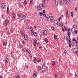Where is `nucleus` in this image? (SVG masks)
Segmentation results:
<instances>
[{
	"instance_id": "7",
	"label": "nucleus",
	"mask_w": 78,
	"mask_h": 78,
	"mask_svg": "<svg viewBox=\"0 0 78 78\" xmlns=\"http://www.w3.org/2000/svg\"><path fill=\"white\" fill-rule=\"evenodd\" d=\"M37 43V41L36 40H35L34 42V44L35 45V46H36V45Z\"/></svg>"
},
{
	"instance_id": "18",
	"label": "nucleus",
	"mask_w": 78,
	"mask_h": 78,
	"mask_svg": "<svg viewBox=\"0 0 78 78\" xmlns=\"http://www.w3.org/2000/svg\"><path fill=\"white\" fill-rule=\"evenodd\" d=\"M33 76L34 78H36V77L37 76L36 73H34L33 75Z\"/></svg>"
},
{
	"instance_id": "12",
	"label": "nucleus",
	"mask_w": 78,
	"mask_h": 78,
	"mask_svg": "<svg viewBox=\"0 0 78 78\" xmlns=\"http://www.w3.org/2000/svg\"><path fill=\"white\" fill-rule=\"evenodd\" d=\"M33 0H30V3L29 4V5H33Z\"/></svg>"
},
{
	"instance_id": "61",
	"label": "nucleus",
	"mask_w": 78,
	"mask_h": 78,
	"mask_svg": "<svg viewBox=\"0 0 78 78\" xmlns=\"http://www.w3.org/2000/svg\"><path fill=\"white\" fill-rule=\"evenodd\" d=\"M12 19H15V16H13Z\"/></svg>"
},
{
	"instance_id": "32",
	"label": "nucleus",
	"mask_w": 78,
	"mask_h": 78,
	"mask_svg": "<svg viewBox=\"0 0 78 78\" xmlns=\"http://www.w3.org/2000/svg\"><path fill=\"white\" fill-rule=\"evenodd\" d=\"M22 51H27V49H26L25 48H23L22 49Z\"/></svg>"
},
{
	"instance_id": "37",
	"label": "nucleus",
	"mask_w": 78,
	"mask_h": 78,
	"mask_svg": "<svg viewBox=\"0 0 78 78\" xmlns=\"http://www.w3.org/2000/svg\"><path fill=\"white\" fill-rule=\"evenodd\" d=\"M77 32H78V31H77V30H76L74 31V33L75 34H77Z\"/></svg>"
},
{
	"instance_id": "16",
	"label": "nucleus",
	"mask_w": 78,
	"mask_h": 78,
	"mask_svg": "<svg viewBox=\"0 0 78 78\" xmlns=\"http://www.w3.org/2000/svg\"><path fill=\"white\" fill-rule=\"evenodd\" d=\"M20 31H21V33L22 36H25V35L24 34V33H23V31H22V30H21Z\"/></svg>"
},
{
	"instance_id": "48",
	"label": "nucleus",
	"mask_w": 78,
	"mask_h": 78,
	"mask_svg": "<svg viewBox=\"0 0 78 78\" xmlns=\"http://www.w3.org/2000/svg\"><path fill=\"white\" fill-rule=\"evenodd\" d=\"M50 21L51 22H53V19H50Z\"/></svg>"
},
{
	"instance_id": "36",
	"label": "nucleus",
	"mask_w": 78,
	"mask_h": 78,
	"mask_svg": "<svg viewBox=\"0 0 78 78\" xmlns=\"http://www.w3.org/2000/svg\"><path fill=\"white\" fill-rule=\"evenodd\" d=\"M6 44H7L6 42H4L3 43V45H5H5H6Z\"/></svg>"
},
{
	"instance_id": "29",
	"label": "nucleus",
	"mask_w": 78,
	"mask_h": 78,
	"mask_svg": "<svg viewBox=\"0 0 78 78\" xmlns=\"http://www.w3.org/2000/svg\"><path fill=\"white\" fill-rule=\"evenodd\" d=\"M75 76L76 78H78V76H77V74H76V72H75Z\"/></svg>"
},
{
	"instance_id": "52",
	"label": "nucleus",
	"mask_w": 78,
	"mask_h": 78,
	"mask_svg": "<svg viewBox=\"0 0 78 78\" xmlns=\"http://www.w3.org/2000/svg\"><path fill=\"white\" fill-rule=\"evenodd\" d=\"M26 68H27V69L28 68V65H26Z\"/></svg>"
},
{
	"instance_id": "2",
	"label": "nucleus",
	"mask_w": 78,
	"mask_h": 78,
	"mask_svg": "<svg viewBox=\"0 0 78 78\" xmlns=\"http://www.w3.org/2000/svg\"><path fill=\"white\" fill-rule=\"evenodd\" d=\"M66 17H68L69 19L70 17V15L68 13V10L67 9L66 10Z\"/></svg>"
},
{
	"instance_id": "50",
	"label": "nucleus",
	"mask_w": 78,
	"mask_h": 78,
	"mask_svg": "<svg viewBox=\"0 0 78 78\" xmlns=\"http://www.w3.org/2000/svg\"><path fill=\"white\" fill-rule=\"evenodd\" d=\"M20 77V76L19 75H18L16 76V78H19Z\"/></svg>"
},
{
	"instance_id": "24",
	"label": "nucleus",
	"mask_w": 78,
	"mask_h": 78,
	"mask_svg": "<svg viewBox=\"0 0 78 78\" xmlns=\"http://www.w3.org/2000/svg\"><path fill=\"white\" fill-rule=\"evenodd\" d=\"M54 38L55 39H57V36H56V35H54Z\"/></svg>"
},
{
	"instance_id": "11",
	"label": "nucleus",
	"mask_w": 78,
	"mask_h": 78,
	"mask_svg": "<svg viewBox=\"0 0 78 78\" xmlns=\"http://www.w3.org/2000/svg\"><path fill=\"white\" fill-rule=\"evenodd\" d=\"M34 59L33 60V62H34V63L36 62V61H37V59H36V57H34Z\"/></svg>"
},
{
	"instance_id": "57",
	"label": "nucleus",
	"mask_w": 78,
	"mask_h": 78,
	"mask_svg": "<svg viewBox=\"0 0 78 78\" xmlns=\"http://www.w3.org/2000/svg\"><path fill=\"white\" fill-rule=\"evenodd\" d=\"M12 33L13 32V31H12V29H11V31H10Z\"/></svg>"
},
{
	"instance_id": "39",
	"label": "nucleus",
	"mask_w": 78,
	"mask_h": 78,
	"mask_svg": "<svg viewBox=\"0 0 78 78\" xmlns=\"http://www.w3.org/2000/svg\"><path fill=\"white\" fill-rule=\"evenodd\" d=\"M23 19H25V18H26V16L25 15H23Z\"/></svg>"
},
{
	"instance_id": "63",
	"label": "nucleus",
	"mask_w": 78,
	"mask_h": 78,
	"mask_svg": "<svg viewBox=\"0 0 78 78\" xmlns=\"http://www.w3.org/2000/svg\"><path fill=\"white\" fill-rule=\"evenodd\" d=\"M22 44H25V41H23L22 42Z\"/></svg>"
},
{
	"instance_id": "25",
	"label": "nucleus",
	"mask_w": 78,
	"mask_h": 78,
	"mask_svg": "<svg viewBox=\"0 0 78 78\" xmlns=\"http://www.w3.org/2000/svg\"><path fill=\"white\" fill-rule=\"evenodd\" d=\"M72 45L73 46V47H74L75 46V42H73L72 43Z\"/></svg>"
},
{
	"instance_id": "5",
	"label": "nucleus",
	"mask_w": 78,
	"mask_h": 78,
	"mask_svg": "<svg viewBox=\"0 0 78 78\" xmlns=\"http://www.w3.org/2000/svg\"><path fill=\"white\" fill-rule=\"evenodd\" d=\"M43 34L45 36H47V32L46 30H44L43 31Z\"/></svg>"
},
{
	"instance_id": "4",
	"label": "nucleus",
	"mask_w": 78,
	"mask_h": 78,
	"mask_svg": "<svg viewBox=\"0 0 78 78\" xmlns=\"http://www.w3.org/2000/svg\"><path fill=\"white\" fill-rule=\"evenodd\" d=\"M1 6L3 9H4V8H5V3H2L1 5Z\"/></svg>"
},
{
	"instance_id": "28",
	"label": "nucleus",
	"mask_w": 78,
	"mask_h": 78,
	"mask_svg": "<svg viewBox=\"0 0 78 78\" xmlns=\"http://www.w3.org/2000/svg\"><path fill=\"white\" fill-rule=\"evenodd\" d=\"M5 22H6V23H9V21H8V20H5Z\"/></svg>"
},
{
	"instance_id": "19",
	"label": "nucleus",
	"mask_w": 78,
	"mask_h": 78,
	"mask_svg": "<svg viewBox=\"0 0 78 78\" xmlns=\"http://www.w3.org/2000/svg\"><path fill=\"white\" fill-rule=\"evenodd\" d=\"M55 4L56 5H57L58 4V0H55Z\"/></svg>"
},
{
	"instance_id": "46",
	"label": "nucleus",
	"mask_w": 78,
	"mask_h": 78,
	"mask_svg": "<svg viewBox=\"0 0 78 78\" xmlns=\"http://www.w3.org/2000/svg\"><path fill=\"white\" fill-rule=\"evenodd\" d=\"M64 53H65V54H66V53H67V51L66 50H65L64 51Z\"/></svg>"
},
{
	"instance_id": "13",
	"label": "nucleus",
	"mask_w": 78,
	"mask_h": 78,
	"mask_svg": "<svg viewBox=\"0 0 78 78\" xmlns=\"http://www.w3.org/2000/svg\"><path fill=\"white\" fill-rule=\"evenodd\" d=\"M73 28L75 30H76L77 29V26L76 25H73Z\"/></svg>"
},
{
	"instance_id": "23",
	"label": "nucleus",
	"mask_w": 78,
	"mask_h": 78,
	"mask_svg": "<svg viewBox=\"0 0 78 78\" xmlns=\"http://www.w3.org/2000/svg\"><path fill=\"white\" fill-rule=\"evenodd\" d=\"M41 59L40 58H38L37 60V62H41Z\"/></svg>"
},
{
	"instance_id": "49",
	"label": "nucleus",
	"mask_w": 78,
	"mask_h": 78,
	"mask_svg": "<svg viewBox=\"0 0 78 78\" xmlns=\"http://www.w3.org/2000/svg\"><path fill=\"white\" fill-rule=\"evenodd\" d=\"M75 43H76V44H78V41H75Z\"/></svg>"
},
{
	"instance_id": "6",
	"label": "nucleus",
	"mask_w": 78,
	"mask_h": 78,
	"mask_svg": "<svg viewBox=\"0 0 78 78\" xmlns=\"http://www.w3.org/2000/svg\"><path fill=\"white\" fill-rule=\"evenodd\" d=\"M70 37L69 36H68L66 37V39L68 41H70Z\"/></svg>"
},
{
	"instance_id": "34",
	"label": "nucleus",
	"mask_w": 78,
	"mask_h": 78,
	"mask_svg": "<svg viewBox=\"0 0 78 78\" xmlns=\"http://www.w3.org/2000/svg\"><path fill=\"white\" fill-rule=\"evenodd\" d=\"M27 52L28 53H31V51H30V49H28L27 50Z\"/></svg>"
},
{
	"instance_id": "64",
	"label": "nucleus",
	"mask_w": 78,
	"mask_h": 78,
	"mask_svg": "<svg viewBox=\"0 0 78 78\" xmlns=\"http://www.w3.org/2000/svg\"><path fill=\"white\" fill-rule=\"evenodd\" d=\"M27 29H29V27H28V26H27Z\"/></svg>"
},
{
	"instance_id": "1",
	"label": "nucleus",
	"mask_w": 78,
	"mask_h": 78,
	"mask_svg": "<svg viewBox=\"0 0 78 78\" xmlns=\"http://www.w3.org/2000/svg\"><path fill=\"white\" fill-rule=\"evenodd\" d=\"M45 4L44 2L42 4H40L37 7L38 9L39 10L41 9H42L45 6Z\"/></svg>"
},
{
	"instance_id": "22",
	"label": "nucleus",
	"mask_w": 78,
	"mask_h": 78,
	"mask_svg": "<svg viewBox=\"0 0 78 78\" xmlns=\"http://www.w3.org/2000/svg\"><path fill=\"white\" fill-rule=\"evenodd\" d=\"M65 26H63L62 27V30L63 31V32H64V31H65Z\"/></svg>"
},
{
	"instance_id": "55",
	"label": "nucleus",
	"mask_w": 78,
	"mask_h": 78,
	"mask_svg": "<svg viewBox=\"0 0 78 78\" xmlns=\"http://www.w3.org/2000/svg\"><path fill=\"white\" fill-rule=\"evenodd\" d=\"M69 47H72V45L70 44H69Z\"/></svg>"
},
{
	"instance_id": "33",
	"label": "nucleus",
	"mask_w": 78,
	"mask_h": 78,
	"mask_svg": "<svg viewBox=\"0 0 78 78\" xmlns=\"http://www.w3.org/2000/svg\"><path fill=\"white\" fill-rule=\"evenodd\" d=\"M43 16L44 17H45V18H47V16H46V15H45V14H43Z\"/></svg>"
},
{
	"instance_id": "35",
	"label": "nucleus",
	"mask_w": 78,
	"mask_h": 78,
	"mask_svg": "<svg viewBox=\"0 0 78 78\" xmlns=\"http://www.w3.org/2000/svg\"><path fill=\"white\" fill-rule=\"evenodd\" d=\"M55 77V78H57V77H58V75L56 74H55L54 76Z\"/></svg>"
},
{
	"instance_id": "8",
	"label": "nucleus",
	"mask_w": 78,
	"mask_h": 78,
	"mask_svg": "<svg viewBox=\"0 0 78 78\" xmlns=\"http://www.w3.org/2000/svg\"><path fill=\"white\" fill-rule=\"evenodd\" d=\"M45 71V67L44 66H43L42 67V71L43 72H44Z\"/></svg>"
},
{
	"instance_id": "56",
	"label": "nucleus",
	"mask_w": 78,
	"mask_h": 78,
	"mask_svg": "<svg viewBox=\"0 0 78 78\" xmlns=\"http://www.w3.org/2000/svg\"><path fill=\"white\" fill-rule=\"evenodd\" d=\"M49 14L50 15H51V16H52V15H53V14H52V13H51V12H50L49 13Z\"/></svg>"
},
{
	"instance_id": "45",
	"label": "nucleus",
	"mask_w": 78,
	"mask_h": 78,
	"mask_svg": "<svg viewBox=\"0 0 78 78\" xmlns=\"http://www.w3.org/2000/svg\"><path fill=\"white\" fill-rule=\"evenodd\" d=\"M43 13H44V14H45V10H43Z\"/></svg>"
},
{
	"instance_id": "44",
	"label": "nucleus",
	"mask_w": 78,
	"mask_h": 78,
	"mask_svg": "<svg viewBox=\"0 0 78 78\" xmlns=\"http://www.w3.org/2000/svg\"><path fill=\"white\" fill-rule=\"evenodd\" d=\"M71 34V33L70 32H69V33H68V36H70Z\"/></svg>"
},
{
	"instance_id": "9",
	"label": "nucleus",
	"mask_w": 78,
	"mask_h": 78,
	"mask_svg": "<svg viewBox=\"0 0 78 78\" xmlns=\"http://www.w3.org/2000/svg\"><path fill=\"white\" fill-rule=\"evenodd\" d=\"M32 34H34V36H35V37H36L37 35V33L36 32H34L32 33Z\"/></svg>"
},
{
	"instance_id": "41",
	"label": "nucleus",
	"mask_w": 78,
	"mask_h": 78,
	"mask_svg": "<svg viewBox=\"0 0 78 78\" xmlns=\"http://www.w3.org/2000/svg\"><path fill=\"white\" fill-rule=\"evenodd\" d=\"M39 15H40V16H42V13L41 12H40L39 13Z\"/></svg>"
},
{
	"instance_id": "42",
	"label": "nucleus",
	"mask_w": 78,
	"mask_h": 78,
	"mask_svg": "<svg viewBox=\"0 0 78 78\" xmlns=\"http://www.w3.org/2000/svg\"><path fill=\"white\" fill-rule=\"evenodd\" d=\"M67 1L69 3V4H70V1L69 0H67Z\"/></svg>"
},
{
	"instance_id": "31",
	"label": "nucleus",
	"mask_w": 78,
	"mask_h": 78,
	"mask_svg": "<svg viewBox=\"0 0 78 78\" xmlns=\"http://www.w3.org/2000/svg\"><path fill=\"white\" fill-rule=\"evenodd\" d=\"M55 62L53 61V62H52V66H54V65H55Z\"/></svg>"
},
{
	"instance_id": "47",
	"label": "nucleus",
	"mask_w": 78,
	"mask_h": 78,
	"mask_svg": "<svg viewBox=\"0 0 78 78\" xmlns=\"http://www.w3.org/2000/svg\"><path fill=\"white\" fill-rule=\"evenodd\" d=\"M61 19H62V18H61V17H59L58 18V20H59V21H60V20H61Z\"/></svg>"
},
{
	"instance_id": "53",
	"label": "nucleus",
	"mask_w": 78,
	"mask_h": 78,
	"mask_svg": "<svg viewBox=\"0 0 78 78\" xmlns=\"http://www.w3.org/2000/svg\"><path fill=\"white\" fill-rule=\"evenodd\" d=\"M41 68H41V66H38V69H41Z\"/></svg>"
},
{
	"instance_id": "20",
	"label": "nucleus",
	"mask_w": 78,
	"mask_h": 78,
	"mask_svg": "<svg viewBox=\"0 0 78 78\" xmlns=\"http://www.w3.org/2000/svg\"><path fill=\"white\" fill-rule=\"evenodd\" d=\"M33 28H32V27H31L30 28V31L31 32L32 34V33H33L34 32V31H33Z\"/></svg>"
},
{
	"instance_id": "38",
	"label": "nucleus",
	"mask_w": 78,
	"mask_h": 78,
	"mask_svg": "<svg viewBox=\"0 0 78 78\" xmlns=\"http://www.w3.org/2000/svg\"><path fill=\"white\" fill-rule=\"evenodd\" d=\"M71 16L72 17L73 16V12H71Z\"/></svg>"
},
{
	"instance_id": "59",
	"label": "nucleus",
	"mask_w": 78,
	"mask_h": 78,
	"mask_svg": "<svg viewBox=\"0 0 78 78\" xmlns=\"http://www.w3.org/2000/svg\"><path fill=\"white\" fill-rule=\"evenodd\" d=\"M75 10L76 11H77V8H76V7L75 8Z\"/></svg>"
},
{
	"instance_id": "40",
	"label": "nucleus",
	"mask_w": 78,
	"mask_h": 78,
	"mask_svg": "<svg viewBox=\"0 0 78 78\" xmlns=\"http://www.w3.org/2000/svg\"><path fill=\"white\" fill-rule=\"evenodd\" d=\"M55 28L54 27H52L51 30H55Z\"/></svg>"
},
{
	"instance_id": "51",
	"label": "nucleus",
	"mask_w": 78,
	"mask_h": 78,
	"mask_svg": "<svg viewBox=\"0 0 78 78\" xmlns=\"http://www.w3.org/2000/svg\"><path fill=\"white\" fill-rule=\"evenodd\" d=\"M72 40L73 41H74V42H75V41H76V40L75 39V38H73Z\"/></svg>"
},
{
	"instance_id": "14",
	"label": "nucleus",
	"mask_w": 78,
	"mask_h": 78,
	"mask_svg": "<svg viewBox=\"0 0 78 78\" xmlns=\"http://www.w3.org/2000/svg\"><path fill=\"white\" fill-rule=\"evenodd\" d=\"M54 22L55 23H56V24H57V25H59V22H58V21H54Z\"/></svg>"
},
{
	"instance_id": "3",
	"label": "nucleus",
	"mask_w": 78,
	"mask_h": 78,
	"mask_svg": "<svg viewBox=\"0 0 78 78\" xmlns=\"http://www.w3.org/2000/svg\"><path fill=\"white\" fill-rule=\"evenodd\" d=\"M60 3H62V4L64 3H65V4H66L67 3V1H66V0H61L60 2Z\"/></svg>"
},
{
	"instance_id": "10",
	"label": "nucleus",
	"mask_w": 78,
	"mask_h": 78,
	"mask_svg": "<svg viewBox=\"0 0 78 78\" xmlns=\"http://www.w3.org/2000/svg\"><path fill=\"white\" fill-rule=\"evenodd\" d=\"M24 40H27L28 39V36L27 35H25L24 37Z\"/></svg>"
},
{
	"instance_id": "17",
	"label": "nucleus",
	"mask_w": 78,
	"mask_h": 78,
	"mask_svg": "<svg viewBox=\"0 0 78 78\" xmlns=\"http://www.w3.org/2000/svg\"><path fill=\"white\" fill-rule=\"evenodd\" d=\"M60 27H62L63 26V23H62V22L60 23V24L58 25Z\"/></svg>"
},
{
	"instance_id": "15",
	"label": "nucleus",
	"mask_w": 78,
	"mask_h": 78,
	"mask_svg": "<svg viewBox=\"0 0 78 78\" xmlns=\"http://www.w3.org/2000/svg\"><path fill=\"white\" fill-rule=\"evenodd\" d=\"M9 60H8V58H5V63H7L8 62Z\"/></svg>"
},
{
	"instance_id": "58",
	"label": "nucleus",
	"mask_w": 78,
	"mask_h": 78,
	"mask_svg": "<svg viewBox=\"0 0 78 78\" xmlns=\"http://www.w3.org/2000/svg\"><path fill=\"white\" fill-rule=\"evenodd\" d=\"M49 18L50 19H51L52 18V16H49Z\"/></svg>"
},
{
	"instance_id": "54",
	"label": "nucleus",
	"mask_w": 78,
	"mask_h": 78,
	"mask_svg": "<svg viewBox=\"0 0 78 78\" xmlns=\"http://www.w3.org/2000/svg\"><path fill=\"white\" fill-rule=\"evenodd\" d=\"M13 41L14 42V43H16V40H15V39L13 40Z\"/></svg>"
},
{
	"instance_id": "62",
	"label": "nucleus",
	"mask_w": 78,
	"mask_h": 78,
	"mask_svg": "<svg viewBox=\"0 0 78 78\" xmlns=\"http://www.w3.org/2000/svg\"><path fill=\"white\" fill-rule=\"evenodd\" d=\"M46 19L47 20H48V17H46Z\"/></svg>"
},
{
	"instance_id": "21",
	"label": "nucleus",
	"mask_w": 78,
	"mask_h": 78,
	"mask_svg": "<svg viewBox=\"0 0 78 78\" xmlns=\"http://www.w3.org/2000/svg\"><path fill=\"white\" fill-rule=\"evenodd\" d=\"M73 21L74 23H76V18H75L73 20Z\"/></svg>"
},
{
	"instance_id": "27",
	"label": "nucleus",
	"mask_w": 78,
	"mask_h": 78,
	"mask_svg": "<svg viewBox=\"0 0 78 78\" xmlns=\"http://www.w3.org/2000/svg\"><path fill=\"white\" fill-rule=\"evenodd\" d=\"M7 14H9V8H8V7H7Z\"/></svg>"
},
{
	"instance_id": "60",
	"label": "nucleus",
	"mask_w": 78,
	"mask_h": 78,
	"mask_svg": "<svg viewBox=\"0 0 78 78\" xmlns=\"http://www.w3.org/2000/svg\"><path fill=\"white\" fill-rule=\"evenodd\" d=\"M68 30L69 32L70 31V28H69L68 29Z\"/></svg>"
},
{
	"instance_id": "30",
	"label": "nucleus",
	"mask_w": 78,
	"mask_h": 78,
	"mask_svg": "<svg viewBox=\"0 0 78 78\" xmlns=\"http://www.w3.org/2000/svg\"><path fill=\"white\" fill-rule=\"evenodd\" d=\"M68 31V28L67 27H66L65 28V31Z\"/></svg>"
},
{
	"instance_id": "26",
	"label": "nucleus",
	"mask_w": 78,
	"mask_h": 78,
	"mask_svg": "<svg viewBox=\"0 0 78 78\" xmlns=\"http://www.w3.org/2000/svg\"><path fill=\"white\" fill-rule=\"evenodd\" d=\"M44 41L45 42H46V43H48V41H47V38H45L44 39Z\"/></svg>"
},
{
	"instance_id": "43",
	"label": "nucleus",
	"mask_w": 78,
	"mask_h": 78,
	"mask_svg": "<svg viewBox=\"0 0 78 78\" xmlns=\"http://www.w3.org/2000/svg\"><path fill=\"white\" fill-rule=\"evenodd\" d=\"M24 2L25 3V5H26V4H27V0H25Z\"/></svg>"
}]
</instances>
